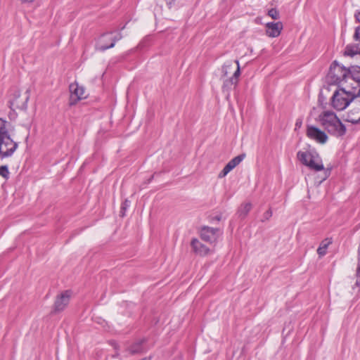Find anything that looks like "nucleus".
Returning <instances> with one entry per match:
<instances>
[{"label": "nucleus", "mask_w": 360, "mask_h": 360, "mask_svg": "<svg viewBox=\"0 0 360 360\" xmlns=\"http://www.w3.org/2000/svg\"><path fill=\"white\" fill-rule=\"evenodd\" d=\"M141 360H151V357L150 356H148V357H145V358H143Z\"/></svg>", "instance_id": "nucleus-33"}, {"label": "nucleus", "mask_w": 360, "mask_h": 360, "mask_svg": "<svg viewBox=\"0 0 360 360\" xmlns=\"http://www.w3.org/2000/svg\"><path fill=\"white\" fill-rule=\"evenodd\" d=\"M301 124H302V122H301V121H300V122L297 121V122H296V126H297V127H299V126H300V125H301Z\"/></svg>", "instance_id": "nucleus-34"}, {"label": "nucleus", "mask_w": 360, "mask_h": 360, "mask_svg": "<svg viewBox=\"0 0 360 360\" xmlns=\"http://www.w3.org/2000/svg\"><path fill=\"white\" fill-rule=\"evenodd\" d=\"M191 247L193 251L200 256H205L210 253V249L196 238L191 240Z\"/></svg>", "instance_id": "nucleus-16"}, {"label": "nucleus", "mask_w": 360, "mask_h": 360, "mask_svg": "<svg viewBox=\"0 0 360 360\" xmlns=\"http://www.w3.org/2000/svg\"><path fill=\"white\" fill-rule=\"evenodd\" d=\"M219 229L204 226L200 230V238L202 240L212 243L217 241Z\"/></svg>", "instance_id": "nucleus-10"}, {"label": "nucleus", "mask_w": 360, "mask_h": 360, "mask_svg": "<svg viewBox=\"0 0 360 360\" xmlns=\"http://www.w3.org/2000/svg\"><path fill=\"white\" fill-rule=\"evenodd\" d=\"M352 101H354L360 106V86H350L345 85L340 86L335 91L331 98V105L337 110H345Z\"/></svg>", "instance_id": "nucleus-1"}, {"label": "nucleus", "mask_w": 360, "mask_h": 360, "mask_svg": "<svg viewBox=\"0 0 360 360\" xmlns=\"http://www.w3.org/2000/svg\"><path fill=\"white\" fill-rule=\"evenodd\" d=\"M306 134L309 139L321 144H324L328 141L326 134L318 127L312 125L307 126Z\"/></svg>", "instance_id": "nucleus-8"}, {"label": "nucleus", "mask_w": 360, "mask_h": 360, "mask_svg": "<svg viewBox=\"0 0 360 360\" xmlns=\"http://www.w3.org/2000/svg\"><path fill=\"white\" fill-rule=\"evenodd\" d=\"M266 34L272 38L278 37L283 28V23L280 21L270 22L265 25Z\"/></svg>", "instance_id": "nucleus-11"}, {"label": "nucleus", "mask_w": 360, "mask_h": 360, "mask_svg": "<svg viewBox=\"0 0 360 360\" xmlns=\"http://www.w3.org/2000/svg\"><path fill=\"white\" fill-rule=\"evenodd\" d=\"M268 15L274 20H278L280 18L278 11L276 8H271L268 11Z\"/></svg>", "instance_id": "nucleus-26"}, {"label": "nucleus", "mask_w": 360, "mask_h": 360, "mask_svg": "<svg viewBox=\"0 0 360 360\" xmlns=\"http://www.w3.org/2000/svg\"><path fill=\"white\" fill-rule=\"evenodd\" d=\"M69 89L70 96L69 100L70 105H75L78 101L86 98L85 89L80 86L77 82H73L70 84Z\"/></svg>", "instance_id": "nucleus-6"}, {"label": "nucleus", "mask_w": 360, "mask_h": 360, "mask_svg": "<svg viewBox=\"0 0 360 360\" xmlns=\"http://www.w3.org/2000/svg\"><path fill=\"white\" fill-rule=\"evenodd\" d=\"M251 208H252V205L250 202H246V203L241 205V206L238 210L240 216L243 217H245L249 213Z\"/></svg>", "instance_id": "nucleus-22"}, {"label": "nucleus", "mask_w": 360, "mask_h": 360, "mask_svg": "<svg viewBox=\"0 0 360 360\" xmlns=\"http://www.w3.org/2000/svg\"><path fill=\"white\" fill-rule=\"evenodd\" d=\"M0 175L6 179L8 178L9 172L7 166L4 165L0 167Z\"/></svg>", "instance_id": "nucleus-27"}, {"label": "nucleus", "mask_w": 360, "mask_h": 360, "mask_svg": "<svg viewBox=\"0 0 360 360\" xmlns=\"http://www.w3.org/2000/svg\"><path fill=\"white\" fill-rule=\"evenodd\" d=\"M348 84L350 86H360V67L351 66L349 68Z\"/></svg>", "instance_id": "nucleus-14"}, {"label": "nucleus", "mask_w": 360, "mask_h": 360, "mask_svg": "<svg viewBox=\"0 0 360 360\" xmlns=\"http://www.w3.org/2000/svg\"><path fill=\"white\" fill-rule=\"evenodd\" d=\"M359 54L360 55V50L359 49Z\"/></svg>", "instance_id": "nucleus-36"}, {"label": "nucleus", "mask_w": 360, "mask_h": 360, "mask_svg": "<svg viewBox=\"0 0 360 360\" xmlns=\"http://www.w3.org/2000/svg\"><path fill=\"white\" fill-rule=\"evenodd\" d=\"M122 36L120 34H114L112 32L103 34L99 38L96 49L101 51H104L108 49L114 47L115 43L121 39Z\"/></svg>", "instance_id": "nucleus-4"}, {"label": "nucleus", "mask_w": 360, "mask_h": 360, "mask_svg": "<svg viewBox=\"0 0 360 360\" xmlns=\"http://www.w3.org/2000/svg\"><path fill=\"white\" fill-rule=\"evenodd\" d=\"M234 63L237 65L236 70L234 71L233 75L231 77L226 79L224 82V84L222 86V89L224 91H226L227 92H229V90L234 87L238 82V78L240 74V65L238 60H235Z\"/></svg>", "instance_id": "nucleus-12"}, {"label": "nucleus", "mask_w": 360, "mask_h": 360, "mask_svg": "<svg viewBox=\"0 0 360 360\" xmlns=\"http://www.w3.org/2000/svg\"><path fill=\"white\" fill-rule=\"evenodd\" d=\"M311 154H313V158H310L311 159L305 166L316 172L323 170L324 166L319 155L315 150H312Z\"/></svg>", "instance_id": "nucleus-15"}, {"label": "nucleus", "mask_w": 360, "mask_h": 360, "mask_svg": "<svg viewBox=\"0 0 360 360\" xmlns=\"http://www.w3.org/2000/svg\"><path fill=\"white\" fill-rule=\"evenodd\" d=\"M345 56L354 57L359 54V47L355 44H348L343 53Z\"/></svg>", "instance_id": "nucleus-20"}, {"label": "nucleus", "mask_w": 360, "mask_h": 360, "mask_svg": "<svg viewBox=\"0 0 360 360\" xmlns=\"http://www.w3.org/2000/svg\"><path fill=\"white\" fill-rule=\"evenodd\" d=\"M321 126L331 135L339 137L346 133V127L332 111H323L319 116Z\"/></svg>", "instance_id": "nucleus-2"}, {"label": "nucleus", "mask_w": 360, "mask_h": 360, "mask_svg": "<svg viewBox=\"0 0 360 360\" xmlns=\"http://www.w3.org/2000/svg\"><path fill=\"white\" fill-rule=\"evenodd\" d=\"M347 120L352 124L360 123V110H352L347 115Z\"/></svg>", "instance_id": "nucleus-19"}, {"label": "nucleus", "mask_w": 360, "mask_h": 360, "mask_svg": "<svg viewBox=\"0 0 360 360\" xmlns=\"http://www.w3.org/2000/svg\"><path fill=\"white\" fill-rule=\"evenodd\" d=\"M71 295L72 292L70 290L63 291L58 295L53 304V311L55 313L63 311L68 305Z\"/></svg>", "instance_id": "nucleus-9"}, {"label": "nucleus", "mask_w": 360, "mask_h": 360, "mask_svg": "<svg viewBox=\"0 0 360 360\" xmlns=\"http://www.w3.org/2000/svg\"><path fill=\"white\" fill-rule=\"evenodd\" d=\"M233 62L229 61L226 63L222 67V73L224 76H227L233 70Z\"/></svg>", "instance_id": "nucleus-25"}, {"label": "nucleus", "mask_w": 360, "mask_h": 360, "mask_svg": "<svg viewBox=\"0 0 360 360\" xmlns=\"http://www.w3.org/2000/svg\"><path fill=\"white\" fill-rule=\"evenodd\" d=\"M355 276L356 278L355 285L360 287V244L358 250V259Z\"/></svg>", "instance_id": "nucleus-23"}, {"label": "nucleus", "mask_w": 360, "mask_h": 360, "mask_svg": "<svg viewBox=\"0 0 360 360\" xmlns=\"http://www.w3.org/2000/svg\"><path fill=\"white\" fill-rule=\"evenodd\" d=\"M29 98V89H27L23 95H21L20 91H17L13 94V98L11 101V105L15 109L26 110Z\"/></svg>", "instance_id": "nucleus-7"}, {"label": "nucleus", "mask_w": 360, "mask_h": 360, "mask_svg": "<svg viewBox=\"0 0 360 360\" xmlns=\"http://www.w3.org/2000/svg\"><path fill=\"white\" fill-rule=\"evenodd\" d=\"M145 342V340H139L127 348V351L131 355H134L137 354H140L144 352V349L143 347V343Z\"/></svg>", "instance_id": "nucleus-17"}, {"label": "nucleus", "mask_w": 360, "mask_h": 360, "mask_svg": "<svg viewBox=\"0 0 360 360\" xmlns=\"http://www.w3.org/2000/svg\"><path fill=\"white\" fill-rule=\"evenodd\" d=\"M326 178H327V174L326 175L325 177H323V180H325Z\"/></svg>", "instance_id": "nucleus-35"}, {"label": "nucleus", "mask_w": 360, "mask_h": 360, "mask_svg": "<svg viewBox=\"0 0 360 360\" xmlns=\"http://www.w3.org/2000/svg\"><path fill=\"white\" fill-rule=\"evenodd\" d=\"M349 68L341 65L337 61H333L330 65L327 75L328 81L333 84L344 86L348 84Z\"/></svg>", "instance_id": "nucleus-3"}, {"label": "nucleus", "mask_w": 360, "mask_h": 360, "mask_svg": "<svg viewBox=\"0 0 360 360\" xmlns=\"http://www.w3.org/2000/svg\"><path fill=\"white\" fill-rule=\"evenodd\" d=\"M22 2H24V3H31V2H33L34 0H21Z\"/></svg>", "instance_id": "nucleus-32"}, {"label": "nucleus", "mask_w": 360, "mask_h": 360, "mask_svg": "<svg viewBox=\"0 0 360 360\" xmlns=\"http://www.w3.org/2000/svg\"><path fill=\"white\" fill-rule=\"evenodd\" d=\"M354 39L356 41H358L360 42V26L357 27L355 30V32L354 34Z\"/></svg>", "instance_id": "nucleus-28"}, {"label": "nucleus", "mask_w": 360, "mask_h": 360, "mask_svg": "<svg viewBox=\"0 0 360 360\" xmlns=\"http://www.w3.org/2000/svg\"><path fill=\"white\" fill-rule=\"evenodd\" d=\"M271 216H272V212L269 209L266 212H265L264 214H263V219H262V221L268 220Z\"/></svg>", "instance_id": "nucleus-29"}, {"label": "nucleus", "mask_w": 360, "mask_h": 360, "mask_svg": "<svg viewBox=\"0 0 360 360\" xmlns=\"http://www.w3.org/2000/svg\"><path fill=\"white\" fill-rule=\"evenodd\" d=\"M245 157V154H241L231 160L221 171L219 174V177L222 178L227 175L228 173H229L243 161Z\"/></svg>", "instance_id": "nucleus-13"}, {"label": "nucleus", "mask_w": 360, "mask_h": 360, "mask_svg": "<svg viewBox=\"0 0 360 360\" xmlns=\"http://www.w3.org/2000/svg\"><path fill=\"white\" fill-rule=\"evenodd\" d=\"M8 122L5 120L0 119V138L1 136H8V129H7Z\"/></svg>", "instance_id": "nucleus-24"}, {"label": "nucleus", "mask_w": 360, "mask_h": 360, "mask_svg": "<svg viewBox=\"0 0 360 360\" xmlns=\"http://www.w3.org/2000/svg\"><path fill=\"white\" fill-rule=\"evenodd\" d=\"M130 202L127 200H125L121 206L122 211H125L127 208L129 206Z\"/></svg>", "instance_id": "nucleus-30"}, {"label": "nucleus", "mask_w": 360, "mask_h": 360, "mask_svg": "<svg viewBox=\"0 0 360 360\" xmlns=\"http://www.w3.org/2000/svg\"><path fill=\"white\" fill-rule=\"evenodd\" d=\"M18 148V143L13 141L10 135L0 138V158L11 157Z\"/></svg>", "instance_id": "nucleus-5"}, {"label": "nucleus", "mask_w": 360, "mask_h": 360, "mask_svg": "<svg viewBox=\"0 0 360 360\" xmlns=\"http://www.w3.org/2000/svg\"><path fill=\"white\" fill-rule=\"evenodd\" d=\"M330 240H328V239H326L325 240L322 241L320 246L317 249V253L319 256H323L326 254V250L328 247V245L330 244Z\"/></svg>", "instance_id": "nucleus-21"}, {"label": "nucleus", "mask_w": 360, "mask_h": 360, "mask_svg": "<svg viewBox=\"0 0 360 360\" xmlns=\"http://www.w3.org/2000/svg\"><path fill=\"white\" fill-rule=\"evenodd\" d=\"M354 16H355L356 20L359 22H360V11H356V12L355 13Z\"/></svg>", "instance_id": "nucleus-31"}, {"label": "nucleus", "mask_w": 360, "mask_h": 360, "mask_svg": "<svg viewBox=\"0 0 360 360\" xmlns=\"http://www.w3.org/2000/svg\"><path fill=\"white\" fill-rule=\"evenodd\" d=\"M311 151L310 150H300L297 153V158L298 160L302 163L304 165H306L311 159L310 158H313V154H311Z\"/></svg>", "instance_id": "nucleus-18"}]
</instances>
